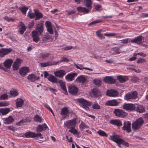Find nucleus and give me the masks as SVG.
<instances>
[{"mask_svg":"<svg viewBox=\"0 0 148 148\" xmlns=\"http://www.w3.org/2000/svg\"><path fill=\"white\" fill-rule=\"evenodd\" d=\"M69 60L66 58H63L60 61L55 62L53 60L47 62L45 63H41L40 64L41 66L42 67H45L55 65L58 64L59 62H68Z\"/></svg>","mask_w":148,"mask_h":148,"instance_id":"obj_1","label":"nucleus"},{"mask_svg":"<svg viewBox=\"0 0 148 148\" xmlns=\"http://www.w3.org/2000/svg\"><path fill=\"white\" fill-rule=\"evenodd\" d=\"M144 123V121L142 118H139L136 119L135 121L132 124L133 129L135 130L139 129L142 125Z\"/></svg>","mask_w":148,"mask_h":148,"instance_id":"obj_2","label":"nucleus"},{"mask_svg":"<svg viewBox=\"0 0 148 148\" xmlns=\"http://www.w3.org/2000/svg\"><path fill=\"white\" fill-rule=\"evenodd\" d=\"M77 101L80 106L86 110H89V107L92 104L91 102L82 98L78 99Z\"/></svg>","mask_w":148,"mask_h":148,"instance_id":"obj_3","label":"nucleus"},{"mask_svg":"<svg viewBox=\"0 0 148 148\" xmlns=\"http://www.w3.org/2000/svg\"><path fill=\"white\" fill-rule=\"evenodd\" d=\"M137 97V93L136 91L126 94L124 96V99L127 101H130Z\"/></svg>","mask_w":148,"mask_h":148,"instance_id":"obj_4","label":"nucleus"},{"mask_svg":"<svg viewBox=\"0 0 148 148\" xmlns=\"http://www.w3.org/2000/svg\"><path fill=\"white\" fill-rule=\"evenodd\" d=\"M76 124V119L74 118L72 120L67 121L64 125L68 128H75Z\"/></svg>","mask_w":148,"mask_h":148,"instance_id":"obj_5","label":"nucleus"},{"mask_svg":"<svg viewBox=\"0 0 148 148\" xmlns=\"http://www.w3.org/2000/svg\"><path fill=\"white\" fill-rule=\"evenodd\" d=\"M25 136L27 138L40 137L42 136L41 133L39 132L36 133L35 132H32L30 131L24 134Z\"/></svg>","mask_w":148,"mask_h":148,"instance_id":"obj_6","label":"nucleus"},{"mask_svg":"<svg viewBox=\"0 0 148 148\" xmlns=\"http://www.w3.org/2000/svg\"><path fill=\"white\" fill-rule=\"evenodd\" d=\"M135 104L124 103L122 107L126 110L132 111L135 110Z\"/></svg>","mask_w":148,"mask_h":148,"instance_id":"obj_7","label":"nucleus"},{"mask_svg":"<svg viewBox=\"0 0 148 148\" xmlns=\"http://www.w3.org/2000/svg\"><path fill=\"white\" fill-rule=\"evenodd\" d=\"M40 34L37 32V30H34L32 32V37L33 41L36 43H37L40 40L39 35Z\"/></svg>","mask_w":148,"mask_h":148,"instance_id":"obj_8","label":"nucleus"},{"mask_svg":"<svg viewBox=\"0 0 148 148\" xmlns=\"http://www.w3.org/2000/svg\"><path fill=\"white\" fill-rule=\"evenodd\" d=\"M76 80L78 81L79 83H82V85L87 83L88 80L83 75H80L78 76L76 79Z\"/></svg>","mask_w":148,"mask_h":148,"instance_id":"obj_9","label":"nucleus"},{"mask_svg":"<svg viewBox=\"0 0 148 148\" xmlns=\"http://www.w3.org/2000/svg\"><path fill=\"white\" fill-rule=\"evenodd\" d=\"M12 51L11 48H2L0 50V57H2Z\"/></svg>","mask_w":148,"mask_h":148,"instance_id":"obj_10","label":"nucleus"},{"mask_svg":"<svg viewBox=\"0 0 148 148\" xmlns=\"http://www.w3.org/2000/svg\"><path fill=\"white\" fill-rule=\"evenodd\" d=\"M68 87L69 93L73 95H75L77 93L78 89L76 86L72 85H70L68 86Z\"/></svg>","mask_w":148,"mask_h":148,"instance_id":"obj_11","label":"nucleus"},{"mask_svg":"<svg viewBox=\"0 0 148 148\" xmlns=\"http://www.w3.org/2000/svg\"><path fill=\"white\" fill-rule=\"evenodd\" d=\"M18 32L21 34H23L26 29V27L24 23L20 22L19 25L18 26Z\"/></svg>","mask_w":148,"mask_h":148,"instance_id":"obj_12","label":"nucleus"},{"mask_svg":"<svg viewBox=\"0 0 148 148\" xmlns=\"http://www.w3.org/2000/svg\"><path fill=\"white\" fill-rule=\"evenodd\" d=\"M144 37L140 35L131 40V42L132 43L134 42L140 44L142 42V41L144 40Z\"/></svg>","mask_w":148,"mask_h":148,"instance_id":"obj_13","label":"nucleus"},{"mask_svg":"<svg viewBox=\"0 0 148 148\" xmlns=\"http://www.w3.org/2000/svg\"><path fill=\"white\" fill-rule=\"evenodd\" d=\"M22 60L19 58H17L16 60L12 65L14 70H16L18 69L19 66H20L22 62Z\"/></svg>","mask_w":148,"mask_h":148,"instance_id":"obj_14","label":"nucleus"},{"mask_svg":"<svg viewBox=\"0 0 148 148\" xmlns=\"http://www.w3.org/2000/svg\"><path fill=\"white\" fill-rule=\"evenodd\" d=\"M48 129V126L46 124L44 123L42 125H38L37 127L36 130L37 132H41Z\"/></svg>","mask_w":148,"mask_h":148,"instance_id":"obj_15","label":"nucleus"},{"mask_svg":"<svg viewBox=\"0 0 148 148\" xmlns=\"http://www.w3.org/2000/svg\"><path fill=\"white\" fill-rule=\"evenodd\" d=\"M122 129L126 130L128 133L130 132L131 131V123L128 121L125 122Z\"/></svg>","mask_w":148,"mask_h":148,"instance_id":"obj_16","label":"nucleus"},{"mask_svg":"<svg viewBox=\"0 0 148 148\" xmlns=\"http://www.w3.org/2000/svg\"><path fill=\"white\" fill-rule=\"evenodd\" d=\"M77 75L76 73H70L67 74L65 77L66 80L69 81H71L75 79V77Z\"/></svg>","mask_w":148,"mask_h":148,"instance_id":"obj_17","label":"nucleus"},{"mask_svg":"<svg viewBox=\"0 0 148 148\" xmlns=\"http://www.w3.org/2000/svg\"><path fill=\"white\" fill-rule=\"evenodd\" d=\"M66 74V72L64 70H60L54 72L55 76L60 78H63L64 75Z\"/></svg>","mask_w":148,"mask_h":148,"instance_id":"obj_18","label":"nucleus"},{"mask_svg":"<svg viewBox=\"0 0 148 148\" xmlns=\"http://www.w3.org/2000/svg\"><path fill=\"white\" fill-rule=\"evenodd\" d=\"M28 68L26 67H23L19 70V73L22 77L24 76L29 72Z\"/></svg>","mask_w":148,"mask_h":148,"instance_id":"obj_19","label":"nucleus"},{"mask_svg":"<svg viewBox=\"0 0 148 148\" xmlns=\"http://www.w3.org/2000/svg\"><path fill=\"white\" fill-rule=\"evenodd\" d=\"M103 81L105 82L111 84H114L115 82V79H114L113 77L112 76L106 77L104 78Z\"/></svg>","mask_w":148,"mask_h":148,"instance_id":"obj_20","label":"nucleus"},{"mask_svg":"<svg viewBox=\"0 0 148 148\" xmlns=\"http://www.w3.org/2000/svg\"><path fill=\"white\" fill-rule=\"evenodd\" d=\"M87 8V9L85 7L79 6L77 7V9L79 12H82L84 14H86L88 13L89 11L91 10V9H90L89 7Z\"/></svg>","mask_w":148,"mask_h":148,"instance_id":"obj_21","label":"nucleus"},{"mask_svg":"<svg viewBox=\"0 0 148 148\" xmlns=\"http://www.w3.org/2000/svg\"><path fill=\"white\" fill-rule=\"evenodd\" d=\"M110 123L118 127H120L122 125V122L119 119L111 120L110 121Z\"/></svg>","mask_w":148,"mask_h":148,"instance_id":"obj_22","label":"nucleus"},{"mask_svg":"<svg viewBox=\"0 0 148 148\" xmlns=\"http://www.w3.org/2000/svg\"><path fill=\"white\" fill-rule=\"evenodd\" d=\"M110 138L111 140L113 141L116 143H118L120 140H121L122 139L120 138L119 136L118 135L116 134L115 133H113L112 135L111 136Z\"/></svg>","mask_w":148,"mask_h":148,"instance_id":"obj_23","label":"nucleus"},{"mask_svg":"<svg viewBox=\"0 0 148 148\" xmlns=\"http://www.w3.org/2000/svg\"><path fill=\"white\" fill-rule=\"evenodd\" d=\"M60 84L62 90L64 92V94L66 95L67 94V91L66 90L65 84L63 82L62 80H59L58 83Z\"/></svg>","mask_w":148,"mask_h":148,"instance_id":"obj_24","label":"nucleus"},{"mask_svg":"<svg viewBox=\"0 0 148 148\" xmlns=\"http://www.w3.org/2000/svg\"><path fill=\"white\" fill-rule=\"evenodd\" d=\"M106 94L109 96L114 97L118 95V92L116 90H108Z\"/></svg>","mask_w":148,"mask_h":148,"instance_id":"obj_25","label":"nucleus"},{"mask_svg":"<svg viewBox=\"0 0 148 148\" xmlns=\"http://www.w3.org/2000/svg\"><path fill=\"white\" fill-rule=\"evenodd\" d=\"M13 62V61L12 59H8L6 60L4 62V66L7 69H10V68Z\"/></svg>","mask_w":148,"mask_h":148,"instance_id":"obj_26","label":"nucleus"},{"mask_svg":"<svg viewBox=\"0 0 148 148\" xmlns=\"http://www.w3.org/2000/svg\"><path fill=\"white\" fill-rule=\"evenodd\" d=\"M116 116L123 118L126 116L127 113L125 112H113Z\"/></svg>","mask_w":148,"mask_h":148,"instance_id":"obj_27","label":"nucleus"},{"mask_svg":"<svg viewBox=\"0 0 148 148\" xmlns=\"http://www.w3.org/2000/svg\"><path fill=\"white\" fill-rule=\"evenodd\" d=\"M118 104V102L116 100H113L107 101L105 105L109 106H114L117 105Z\"/></svg>","mask_w":148,"mask_h":148,"instance_id":"obj_28","label":"nucleus"},{"mask_svg":"<svg viewBox=\"0 0 148 148\" xmlns=\"http://www.w3.org/2000/svg\"><path fill=\"white\" fill-rule=\"evenodd\" d=\"M48 80L53 83L57 84L59 79H58L55 76L52 75H50Z\"/></svg>","mask_w":148,"mask_h":148,"instance_id":"obj_29","label":"nucleus"},{"mask_svg":"<svg viewBox=\"0 0 148 148\" xmlns=\"http://www.w3.org/2000/svg\"><path fill=\"white\" fill-rule=\"evenodd\" d=\"M43 25L42 24H38L36 27L35 30H37V32L40 34H41L43 32Z\"/></svg>","mask_w":148,"mask_h":148,"instance_id":"obj_30","label":"nucleus"},{"mask_svg":"<svg viewBox=\"0 0 148 148\" xmlns=\"http://www.w3.org/2000/svg\"><path fill=\"white\" fill-rule=\"evenodd\" d=\"M118 79L121 83L124 82L128 79V77L125 76L119 75L117 76Z\"/></svg>","mask_w":148,"mask_h":148,"instance_id":"obj_31","label":"nucleus"},{"mask_svg":"<svg viewBox=\"0 0 148 148\" xmlns=\"http://www.w3.org/2000/svg\"><path fill=\"white\" fill-rule=\"evenodd\" d=\"M34 11L36 16L35 18L36 20H39L42 17L43 15L38 10L34 9Z\"/></svg>","mask_w":148,"mask_h":148,"instance_id":"obj_32","label":"nucleus"},{"mask_svg":"<svg viewBox=\"0 0 148 148\" xmlns=\"http://www.w3.org/2000/svg\"><path fill=\"white\" fill-rule=\"evenodd\" d=\"M84 4L86 7H89L90 9H92V2L91 0H84Z\"/></svg>","mask_w":148,"mask_h":148,"instance_id":"obj_33","label":"nucleus"},{"mask_svg":"<svg viewBox=\"0 0 148 148\" xmlns=\"http://www.w3.org/2000/svg\"><path fill=\"white\" fill-rule=\"evenodd\" d=\"M24 103L23 100L21 98H18L16 100V103L17 108L22 106Z\"/></svg>","mask_w":148,"mask_h":148,"instance_id":"obj_34","label":"nucleus"},{"mask_svg":"<svg viewBox=\"0 0 148 148\" xmlns=\"http://www.w3.org/2000/svg\"><path fill=\"white\" fill-rule=\"evenodd\" d=\"M117 144L118 146L120 148L121 147V144H122V145H125L127 147H128L129 146V143L124 140H123V139H121V140H120L118 141V142L116 143Z\"/></svg>","mask_w":148,"mask_h":148,"instance_id":"obj_35","label":"nucleus"},{"mask_svg":"<svg viewBox=\"0 0 148 148\" xmlns=\"http://www.w3.org/2000/svg\"><path fill=\"white\" fill-rule=\"evenodd\" d=\"M14 121V119L11 116H10L6 118L4 120V123L6 124H10L12 123Z\"/></svg>","mask_w":148,"mask_h":148,"instance_id":"obj_36","label":"nucleus"},{"mask_svg":"<svg viewBox=\"0 0 148 148\" xmlns=\"http://www.w3.org/2000/svg\"><path fill=\"white\" fill-rule=\"evenodd\" d=\"M60 114L62 116L61 118V120L69 117V112H61Z\"/></svg>","mask_w":148,"mask_h":148,"instance_id":"obj_37","label":"nucleus"},{"mask_svg":"<svg viewBox=\"0 0 148 148\" xmlns=\"http://www.w3.org/2000/svg\"><path fill=\"white\" fill-rule=\"evenodd\" d=\"M135 106L136 111H145L144 107L143 106L135 104Z\"/></svg>","mask_w":148,"mask_h":148,"instance_id":"obj_38","label":"nucleus"},{"mask_svg":"<svg viewBox=\"0 0 148 148\" xmlns=\"http://www.w3.org/2000/svg\"><path fill=\"white\" fill-rule=\"evenodd\" d=\"M36 76L34 74L29 75L27 77V79L30 82H34L36 80Z\"/></svg>","mask_w":148,"mask_h":148,"instance_id":"obj_39","label":"nucleus"},{"mask_svg":"<svg viewBox=\"0 0 148 148\" xmlns=\"http://www.w3.org/2000/svg\"><path fill=\"white\" fill-rule=\"evenodd\" d=\"M78 64L79 66L78 65L76 64H74V66L76 67L78 69H79L81 70H82L83 69H86V70H88L92 71V69H91L90 68H86V67H83L82 68V65H79V64Z\"/></svg>","mask_w":148,"mask_h":148,"instance_id":"obj_40","label":"nucleus"},{"mask_svg":"<svg viewBox=\"0 0 148 148\" xmlns=\"http://www.w3.org/2000/svg\"><path fill=\"white\" fill-rule=\"evenodd\" d=\"M90 93L92 96H96L98 94V90L96 88L93 89L91 90Z\"/></svg>","mask_w":148,"mask_h":148,"instance_id":"obj_41","label":"nucleus"},{"mask_svg":"<svg viewBox=\"0 0 148 148\" xmlns=\"http://www.w3.org/2000/svg\"><path fill=\"white\" fill-rule=\"evenodd\" d=\"M10 94L12 97H15L18 95V93L16 90L12 89L10 91Z\"/></svg>","mask_w":148,"mask_h":148,"instance_id":"obj_42","label":"nucleus"},{"mask_svg":"<svg viewBox=\"0 0 148 148\" xmlns=\"http://www.w3.org/2000/svg\"><path fill=\"white\" fill-rule=\"evenodd\" d=\"M119 49L116 47L112 48L111 49L114 52L112 53V55L118 54L120 53V52L119 51Z\"/></svg>","mask_w":148,"mask_h":148,"instance_id":"obj_43","label":"nucleus"},{"mask_svg":"<svg viewBox=\"0 0 148 148\" xmlns=\"http://www.w3.org/2000/svg\"><path fill=\"white\" fill-rule=\"evenodd\" d=\"M79 127L81 130H83V129L85 128H88L89 127L88 126L86 125L82 121L80 124L79 125Z\"/></svg>","mask_w":148,"mask_h":148,"instance_id":"obj_44","label":"nucleus"},{"mask_svg":"<svg viewBox=\"0 0 148 148\" xmlns=\"http://www.w3.org/2000/svg\"><path fill=\"white\" fill-rule=\"evenodd\" d=\"M69 131L74 135L76 134L78 136L79 134V133L75 128L71 129V130H69Z\"/></svg>","mask_w":148,"mask_h":148,"instance_id":"obj_45","label":"nucleus"},{"mask_svg":"<svg viewBox=\"0 0 148 148\" xmlns=\"http://www.w3.org/2000/svg\"><path fill=\"white\" fill-rule=\"evenodd\" d=\"M34 119L35 121L41 123L42 121V119L41 117H40L38 115H36L34 117Z\"/></svg>","mask_w":148,"mask_h":148,"instance_id":"obj_46","label":"nucleus"},{"mask_svg":"<svg viewBox=\"0 0 148 148\" xmlns=\"http://www.w3.org/2000/svg\"><path fill=\"white\" fill-rule=\"evenodd\" d=\"M97 133L101 136L107 137L108 135L103 131L99 130L97 132Z\"/></svg>","mask_w":148,"mask_h":148,"instance_id":"obj_47","label":"nucleus"},{"mask_svg":"<svg viewBox=\"0 0 148 148\" xmlns=\"http://www.w3.org/2000/svg\"><path fill=\"white\" fill-rule=\"evenodd\" d=\"M3 19L6 20L8 22H14L15 20V18H9L7 16H5L3 17Z\"/></svg>","mask_w":148,"mask_h":148,"instance_id":"obj_48","label":"nucleus"},{"mask_svg":"<svg viewBox=\"0 0 148 148\" xmlns=\"http://www.w3.org/2000/svg\"><path fill=\"white\" fill-rule=\"evenodd\" d=\"M50 55L49 53H44L41 54V57L42 59H45L48 58Z\"/></svg>","mask_w":148,"mask_h":148,"instance_id":"obj_49","label":"nucleus"},{"mask_svg":"<svg viewBox=\"0 0 148 148\" xmlns=\"http://www.w3.org/2000/svg\"><path fill=\"white\" fill-rule=\"evenodd\" d=\"M102 22V21L101 20H97L95 21H93L88 24L90 26L91 25H95L96 24L101 23Z\"/></svg>","mask_w":148,"mask_h":148,"instance_id":"obj_50","label":"nucleus"},{"mask_svg":"<svg viewBox=\"0 0 148 148\" xmlns=\"http://www.w3.org/2000/svg\"><path fill=\"white\" fill-rule=\"evenodd\" d=\"M92 108L95 109H99L100 108V106L97 103H95L92 105Z\"/></svg>","mask_w":148,"mask_h":148,"instance_id":"obj_51","label":"nucleus"},{"mask_svg":"<svg viewBox=\"0 0 148 148\" xmlns=\"http://www.w3.org/2000/svg\"><path fill=\"white\" fill-rule=\"evenodd\" d=\"M28 9V8L26 7H22L20 8L21 12L23 14H26Z\"/></svg>","mask_w":148,"mask_h":148,"instance_id":"obj_52","label":"nucleus"},{"mask_svg":"<svg viewBox=\"0 0 148 148\" xmlns=\"http://www.w3.org/2000/svg\"><path fill=\"white\" fill-rule=\"evenodd\" d=\"M8 96L6 94H4L1 95L0 96V99L5 100L7 99Z\"/></svg>","mask_w":148,"mask_h":148,"instance_id":"obj_53","label":"nucleus"},{"mask_svg":"<svg viewBox=\"0 0 148 148\" xmlns=\"http://www.w3.org/2000/svg\"><path fill=\"white\" fill-rule=\"evenodd\" d=\"M131 40V39L129 38L125 39L123 40H121V42L120 43L123 44H127L128 42H130Z\"/></svg>","mask_w":148,"mask_h":148,"instance_id":"obj_54","label":"nucleus"},{"mask_svg":"<svg viewBox=\"0 0 148 148\" xmlns=\"http://www.w3.org/2000/svg\"><path fill=\"white\" fill-rule=\"evenodd\" d=\"M94 83L97 86H99L101 85V81L98 80H93Z\"/></svg>","mask_w":148,"mask_h":148,"instance_id":"obj_55","label":"nucleus"},{"mask_svg":"<svg viewBox=\"0 0 148 148\" xmlns=\"http://www.w3.org/2000/svg\"><path fill=\"white\" fill-rule=\"evenodd\" d=\"M25 122L26 121H25V119H23L17 123H16V125L18 126H20Z\"/></svg>","mask_w":148,"mask_h":148,"instance_id":"obj_56","label":"nucleus"},{"mask_svg":"<svg viewBox=\"0 0 148 148\" xmlns=\"http://www.w3.org/2000/svg\"><path fill=\"white\" fill-rule=\"evenodd\" d=\"M25 122L26 121H25V119H23L17 123H16V125L18 126H20Z\"/></svg>","mask_w":148,"mask_h":148,"instance_id":"obj_57","label":"nucleus"},{"mask_svg":"<svg viewBox=\"0 0 148 148\" xmlns=\"http://www.w3.org/2000/svg\"><path fill=\"white\" fill-rule=\"evenodd\" d=\"M146 62V60L143 58H139L137 60V63H142Z\"/></svg>","mask_w":148,"mask_h":148,"instance_id":"obj_58","label":"nucleus"},{"mask_svg":"<svg viewBox=\"0 0 148 148\" xmlns=\"http://www.w3.org/2000/svg\"><path fill=\"white\" fill-rule=\"evenodd\" d=\"M47 28L49 33L51 34H53V31L51 26L47 27Z\"/></svg>","mask_w":148,"mask_h":148,"instance_id":"obj_59","label":"nucleus"},{"mask_svg":"<svg viewBox=\"0 0 148 148\" xmlns=\"http://www.w3.org/2000/svg\"><path fill=\"white\" fill-rule=\"evenodd\" d=\"M105 36H114L116 35V34L113 33H111L109 34L105 33L104 34Z\"/></svg>","mask_w":148,"mask_h":148,"instance_id":"obj_60","label":"nucleus"},{"mask_svg":"<svg viewBox=\"0 0 148 148\" xmlns=\"http://www.w3.org/2000/svg\"><path fill=\"white\" fill-rule=\"evenodd\" d=\"M44 76L45 78H47L48 79L49 78V76L50 74H49V73L46 71H44Z\"/></svg>","mask_w":148,"mask_h":148,"instance_id":"obj_61","label":"nucleus"},{"mask_svg":"<svg viewBox=\"0 0 148 148\" xmlns=\"http://www.w3.org/2000/svg\"><path fill=\"white\" fill-rule=\"evenodd\" d=\"M35 14L32 13H31L30 12H29L28 16L29 17V18H34L35 16Z\"/></svg>","mask_w":148,"mask_h":148,"instance_id":"obj_62","label":"nucleus"},{"mask_svg":"<svg viewBox=\"0 0 148 148\" xmlns=\"http://www.w3.org/2000/svg\"><path fill=\"white\" fill-rule=\"evenodd\" d=\"M45 24L47 28L51 26V23L49 21H47Z\"/></svg>","mask_w":148,"mask_h":148,"instance_id":"obj_63","label":"nucleus"},{"mask_svg":"<svg viewBox=\"0 0 148 148\" xmlns=\"http://www.w3.org/2000/svg\"><path fill=\"white\" fill-rule=\"evenodd\" d=\"M95 8L97 10H99L101 8V6L98 4L95 5Z\"/></svg>","mask_w":148,"mask_h":148,"instance_id":"obj_64","label":"nucleus"}]
</instances>
